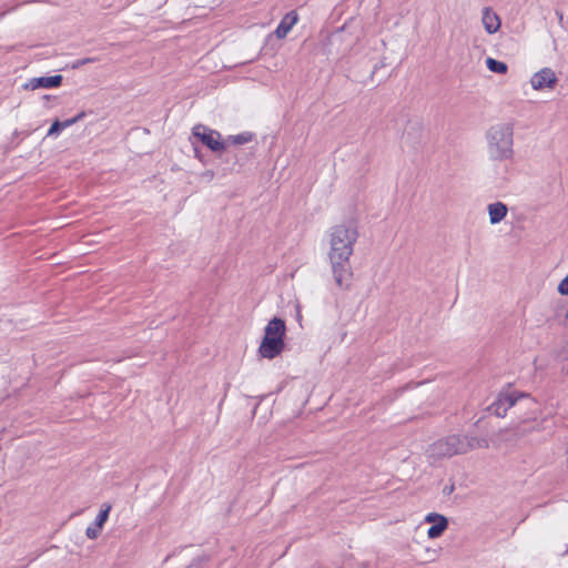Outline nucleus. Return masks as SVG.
<instances>
[{
    "label": "nucleus",
    "mask_w": 568,
    "mask_h": 568,
    "mask_svg": "<svg viewBox=\"0 0 568 568\" xmlns=\"http://www.w3.org/2000/svg\"><path fill=\"white\" fill-rule=\"evenodd\" d=\"M488 442L484 438L466 435H449L430 444L426 449V456L430 463L455 455L467 454L476 448H487Z\"/></svg>",
    "instance_id": "obj_1"
},
{
    "label": "nucleus",
    "mask_w": 568,
    "mask_h": 568,
    "mask_svg": "<svg viewBox=\"0 0 568 568\" xmlns=\"http://www.w3.org/2000/svg\"><path fill=\"white\" fill-rule=\"evenodd\" d=\"M516 408L518 417L523 422L535 419L538 413L537 402L528 394L519 392L501 393L498 398L488 407L491 414L505 417L508 409Z\"/></svg>",
    "instance_id": "obj_2"
},
{
    "label": "nucleus",
    "mask_w": 568,
    "mask_h": 568,
    "mask_svg": "<svg viewBox=\"0 0 568 568\" xmlns=\"http://www.w3.org/2000/svg\"><path fill=\"white\" fill-rule=\"evenodd\" d=\"M487 153L493 161H508L514 156V128L509 123H498L486 132Z\"/></svg>",
    "instance_id": "obj_3"
},
{
    "label": "nucleus",
    "mask_w": 568,
    "mask_h": 568,
    "mask_svg": "<svg viewBox=\"0 0 568 568\" xmlns=\"http://www.w3.org/2000/svg\"><path fill=\"white\" fill-rule=\"evenodd\" d=\"M358 236L357 223L353 220L334 225L329 231L328 256L351 257Z\"/></svg>",
    "instance_id": "obj_4"
},
{
    "label": "nucleus",
    "mask_w": 568,
    "mask_h": 568,
    "mask_svg": "<svg viewBox=\"0 0 568 568\" xmlns=\"http://www.w3.org/2000/svg\"><path fill=\"white\" fill-rule=\"evenodd\" d=\"M285 331V322L280 317H274L267 323L258 347V354L263 358L273 359L283 352Z\"/></svg>",
    "instance_id": "obj_5"
},
{
    "label": "nucleus",
    "mask_w": 568,
    "mask_h": 568,
    "mask_svg": "<svg viewBox=\"0 0 568 568\" xmlns=\"http://www.w3.org/2000/svg\"><path fill=\"white\" fill-rule=\"evenodd\" d=\"M332 267V274L335 284L341 290H349L353 281V270L351 266V257L328 256Z\"/></svg>",
    "instance_id": "obj_6"
},
{
    "label": "nucleus",
    "mask_w": 568,
    "mask_h": 568,
    "mask_svg": "<svg viewBox=\"0 0 568 568\" xmlns=\"http://www.w3.org/2000/svg\"><path fill=\"white\" fill-rule=\"evenodd\" d=\"M192 133L211 151L221 152L225 150V142L222 141V135L220 132L212 130L203 124H196L192 129Z\"/></svg>",
    "instance_id": "obj_7"
},
{
    "label": "nucleus",
    "mask_w": 568,
    "mask_h": 568,
    "mask_svg": "<svg viewBox=\"0 0 568 568\" xmlns=\"http://www.w3.org/2000/svg\"><path fill=\"white\" fill-rule=\"evenodd\" d=\"M530 83L534 90L554 89L557 78L551 69L545 68L531 77Z\"/></svg>",
    "instance_id": "obj_8"
},
{
    "label": "nucleus",
    "mask_w": 568,
    "mask_h": 568,
    "mask_svg": "<svg viewBox=\"0 0 568 568\" xmlns=\"http://www.w3.org/2000/svg\"><path fill=\"white\" fill-rule=\"evenodd\" d=\"M62 75L40 77L30 79L23 87L26 90H37L39 88H58L62 83Z\"/></svg>",
    "instance_id": "obj_9"
},
{
    "label": "nucleus",
    "mask_w": 568,
    "mask_h": 568,
    "mask_svg": "<svg viewBox=\"0 0 568 568\" xmlns=\"http://www.w3.org/2000/svg\"><path fill=\"white\" fill-rule=\"evenodd\" d=\"M426 523H433L434 525L429 527L427 535L429 538L439 537L448 527V520L445 516L430 513L425 517Z\"/></svg>",
    "instance_id": "obj_10"
},
{
    "label": "nucleus",
    "mask_w": 568,
    "mask_h": 568,
    "mask_svg": "<svg viewBox=\"0 0 568 568\" xmlns=\"http://www.w3.org/2000/svg\"><path fill=\"white\" fill-rule=\"evenodd\" d=\"M297 20H298V17L295 11H291V12L286 13L275 30L276 37L278 39L285 38L288 34V32L292 30V28L295 26Z\"/></svg>",
    "instance_id": "obj_11"
},
{
    "label": "nucleus",
    "mask_w": 568,
    "mask_h": 568,
    "mask_svg": "<svg viewBox=\"0 0 568 568\" xmlns=\"http://www.w3.org/2000/svg\"><path fill=\"white\" fill-rule=\"evenodd\" d=\"M481 22L485 30L493 34L497 32L500 28V19L499 17L491 11L490 8L486 7L483 11Z\"/></svg>",
    "instance_id": "obj_12"
},
{
    "label": "nucleus",
    "mask_w": 568,
    "mask_h": 568,
    "mask_svg": "<svg viewBox=\"0 0 568 568\" xmlns=\"http://www.w3.org/2000/svg\"><path fill=\"white\" fill-rule=\"evenodd\" d=\"M488 215L491 224H497L505 219L508 207L503 202H495L488 205Z\"/></svg>",
    "instance_id": "obj_13"
},
{
    "label": "nucleus",
    "mask_w": 568,
    "mask_h": 568,
    "mask_svg": "<svg viewBox=\"0 0 568 568\" xmlns=\"http://www.w3.org/2000/svg\"><path fill=\"white\" fill-rule=\"evenodd\" d=\"M252 140H253V133H251V132H243V133H240V134H236V135H229L227 139L224 142H225V146L229 143H232V144H235V145H241V144L248 143Z\"/></svg>",
    "instance_id": "obj_14"
},
{
    "label": "nucleus",
    "mask_w": 568,
    "mask_h": 568,
    "mask_svg": "<svg viewBox=\"0 0 568 568\" xmlns=\"http://www.w3.org/2000/svg\"><path fill=\"white\" fill-rule=\"evenodd\" d=\"M486 64H487V68L491 71V72H495V73H499V74H504L507 72V64L501 62V61H498V60H495L493 58H488L486 60Z\"/></svg>",
    "instance_id": "obj_15"
},
{
    "label": "nucleus",
    "mask_w": 568,
    "mask_h": 568,
    "mask_svg": "<svg viewBox=\"0 0 568 568\" xmlns=\"http://www.w3.org/2000/svg\"><path fill=\"white\" fill-rule=\"evenodd\" d=\"M111 508L112 506L108 503H104L102 506H101V509L95 518V521L94 524L98 526V527H103V525L105 524V521L108 520V517H109V514L111 511Z\"/></svg>",
    "instance_id": "obj_16"
},
{
    "label": "nucleus",
    "mask_w": 568,
    "mask_h": 568,
    "mask_svg": "<svg viewBox=\"0 0 568 568\" xmlns=\"http://www.w3.org/2000/svg\"><path fill=\"white\" fill-rule=\"evenodd\" d=\"M71 126V121H59V120H55L51 128L49 129L48 131V135H53V134H57L59 133L61 130H64L67 128Z\"/></svg>",
    "instance_id": "obj_17"
},
{
    "label": "nucleus",
    "mask_w": 568,
    "mask_h": 568,
    "mask_svg": "<svg viewBox=\"0 0 568 568\" xmlns=\"http://www.w3.org/2000/svg\"><path fill=\"white\" fill-rule=\"evenodd\" d=\"M101 529H102L101 527H98V526L94 524V526H93V527H91V526H90V527H88V528H87V530H85V535H87V537H88V538H90V539H95V538L100 535Z\"/></svg>",
    "instance_id": "obj_18"
},
{
    "label": "nucleus",
    "mask_w": 568,
    "mask_h": 568,
    "mask_svg": "<svg viewBox=\"0 0 568 568\" xmlns=\"http://www.w3.org/2000/svg\"><path fill=\"white\" fill-rule=\"evenodd\" d=\"M557 290L561 295H568V275L559 283Z\"/></svg>",
    "instance_id": "obj_19"
},
{
    "label": "nucleus",
    "mask_w": 568,
    "mask_h": 568,
    "mask_svg": "<svg viewBox=\"0 0 568 568\" xmlns=\"http://www.w3.org/2000/svg\"><path fill=\"white\" fill-rule=\"evenodd\" d=\"M84 115H85V113L82 111V112L78 113L75 116L68 119L67 121H71V125H73L77 122H79L81 119H83Z\"/></svg>",
    "instance_id": "obj_20"
},
{
    "label": "nucleus",
    "mask_w": 568,
    "mask_h": 568,
    "mask_svg": "<svg viewBox=\"0 0 568 568\" xmlns=\"http://www.w3.org/2000/svg\"><path fill=\"white\" fill-rule=\"evenodd\" d=\"M561 312H562L564 321L568 322V308H566V310L565 308L557 310L556 315L560 316Z\"/></svg>",
    "instance_id": "obj_21"
},
{
    "label": "nucleus",
    "mask_w": 568,
    "mask_h": 568,
    "mask_svg": "<svg viewBox=\"0 0 568 568\" xmlns=\"http://www.w3.org/2000/svg\"><path fill=\"white\" fill-rule=\"evenodd\" d=\"M94 59L93 58H85L81 61L78 62V65H82V64H85V63H89V62H93Z\"/></svg>",
    "instance_id": "obj_22"
},
{
    "label": "nucleus",
    "mask_w": 568,
    "mask_h": 568,
    "mask_svg": "<svg viewBox=\"0 0 568 568\" xmlns=\"http://www.w3.org/2000/svg\"><path fill=\"white\" fill-rule=\"evenodd\" d=\"M408 387H409V384H407V385H406L405 387H403V388H398V389H397V393H402V392H404L405 389H407Z\"/></svg>",
    "instance_id": "obj_23"
},
{
    "label": "nucleus",
    "mask_w": 568,
    "mask_h": 568,
    "mask_svg": "<svg viewBox=\"0 0 568 568\" xmlns=\"http://www.w3.org/2000/svg\"><path fill=\"white\" fill-rule=\"evenodd\" d=\"M566 465H567V468H568V447H567V450H566Z\"/></svg>",
    "instance_id": "obj_24"
},
{
    "label": "nucleus",
    "mask_w": 568,
    "mask_h": 568,
    "mask_svg": "<svg viewBox=\"0 0 568 568\" xmlns=\"http://www.w3.org/2000/svg\"><path fill=\"white\" fill-rule=\"evenodd\" d=\"M564 369L568 374V362L565 364Z\"/></svg>",
    "instance_id": "obj_25"
},
{
    "label": "nucleus",
    "mask_w": 568,
    "mask_h": 568,
    "mask_svg": "<svg viewBox=\"0 0 568 568\" xmlns=\"http://www.w3.org/2000/svg\"><path fill=\"white\" fill-rule=\"evenodd\" d=\"M567 552H568V548H567Z\"/></svg>",
    "instance_id": "obj_26"
}]
</instances>
